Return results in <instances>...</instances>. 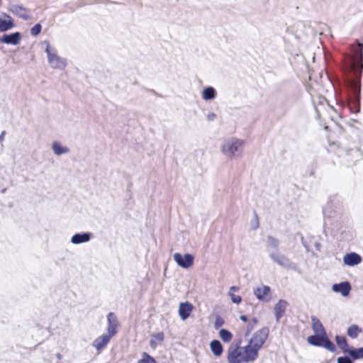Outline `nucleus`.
<instances>
[{"label":"nucleus","instance_id":"a19ab883","mask_svg":"<svg viewBox=\"0 0 363 363\" xmlns=\"http://www.w3.org/2000/svg\"><path fill=\"white\" fill-rule=\"evenodd\" d=\"M238 290H239V287L235 286H231V287L230 288V291H229V292H233V293L234 291H238Z\"/></svg>","mask_w":363,"mask_h":363},{"label":"nucleus","instance_id":"ea45409f","mask_svg":"<svg viewBox=\"0 0 363 363\" xmlns=\"http://www.w3.org/2000/svg\"><path fill=\"white\" fill-rule=\"evenodd\" d=\"M5 135H6V131L5 130H3L1 134H0V143H2V141L4 140V137H5Z\"/></svg>","mask_w":363,"mask_h":363},{"label":"nucleus","instance_id":"49530a36","mask_svg":"<svg viewBox=\"0 0 363 363\" xmlns=\"http://www.w3.org/2000/svg\"><path fill=\"white\" fill-rule=\"evenodd\" d=\"M253 320V322H254L255 323H257V319H256L255 318H253V320Z\"/></svg>","mask_w":363,"mask_h":363},{"label":"nucleus","instance_id":"39448f33","mask_svg":"<svg viewBox=\"0 0 363 363\" xmlns=\"http://www.w3.org/2000/svg\"><path fill=\"white\" fill-rule=\"evenodd\" d=\"M173 259L179 267L188 269L193 265L194 257L189 253L182 255L179 252H176L173 255Z\"/></svg>","mask_w":363,"mask_h":363},{"label":"nucleus","instance_id":"393cba45","mask_svg":"<svg viewBox=\"0 0 363 363\" xmlns=\"http://www.w3.org/2000/svg\"><path fill=\"white\" fill-rule=\"evenodd\" d=\"M335 340L338 347L342 350L343 352L348 353L349 345L347 342L346 337L344 336L336 335Z\"/></svg>","mask_w":363,"mask_h":363},{"label":"nucleus","instance_id":"c85d7f7f","mask_svg":"<svg viewBox=\"0 0 363 363\" xmlns=\"http://www.w3.org/2000/svg\"><path fill=\"white\" fill-rule=\"evenodd\" d=\"M219 335L222 340L225 342H230L233 337L232 333L226 329H221L219 332Z\"/></svg>","mask_w":363,"mask_h":363},{"label":"nucleus","instance_id":"c756f323","mask_svg":"<svg viewBox=\"0 0 363 363\" xmlns=\"http://www.w3.org/2000/svg\"><path fill=\"white\" fill-rule=\"evenodd\" d=\"M323 344V345H322L321 347H325L328 350H329L330 352L336 351L335 345H334V343L332 341H330V340L328 338V335L325 336V338Z\"/></svg>","mask_w":363,"mask_h":363},{"label":"nucleus","instance_id":"aec40b11","mask_svg":"<svg viewBox=\"0 0 363 363\" xmlns=\"http://www.w3.org/2000/svg\"><path fill=\"white\" fill-rule=\"evenodd\" d=\"M312 328L315 335H327L325 328L320 320L315 316H311Z\"/></svg>","mask_w":363,"mask_h":363},{"label":"nucleus","instance_id":"7c9ffc66","mask_svg":"<svg viewBox=\"0 0 363 363\" xmlns=\"http://www.w3.org/2000/svg\"><path fill=\"white\" fill-rule=\"evenodd\" d=\"M267 244L269 247L277 250L278 249L279 241L277 238L269 235L267 237Z\"/></svg>","mask_w":363,"mask_h":363},{"label":"nucleus","instance_id":"f257e3e1","mask_svg":"<svg viewBox=\"0 0 363 363\" xmlns=\"http://www.w3.org/2000/svg\"><path fill=\"white\" fill-rule=\"evenodd\" d=\"M362 43L357 42L351 46V54L345 58V67L348 72L345 79L347 88V106L352 113L359 111L361 90V72L363 69V37Z\"/></svg>","mask_w":363,"mask_h":363},{"label":"nucleus","instance_id":"a18cd8bd","mask_svg":"<svg viewBox=\"0 0 363 363\" xmlns=\"http://www.w3.org/2000/svg\"><path fill=\"white\" fill-rule=\"evenodd\" d=\"M252 326H248V329H247V333L250 332V330H252Z\"/></svg>","mask_w":363,"mask_h":363},{"label":"nucleus","instance_id":"7ed1b4c3","mask_svg":"<svg viewBox=\"0 0 363 363\" xmlns=\"http://www.w3.org/2000/svg\"><path fill=\"white\" fill-rule=\"evenodd\" d=\"M43 44L46 45L45 52L48 55V61L50 65L53 69H64L67 66L66 60L59 56L57 50L52 48L48 41H44Z\"/></svg>","mask_w":363,"mask_h":363},{"label":"nucleus","instance_id":"bb28decb","mask_svg":"<svg viewBox=\"0 0 363 363\" xmlns=\"http://www.w3.org/2000/svg\"><path fill=\"white\" fill-rule=\"evenodd\" d=\"M164 333H157L152 335L150 343V346L153 348H155L157 345V342H161L164 340Z\"/></svg>","mask_w":363,"mask_h":363},{"label":"nucleus","instance_id":"a878e982","mask_svg":"<svg viewBox=\"0 0 363 363\" xmlns=\"http://www.w3.org/2000/svg\"><path fill=\"white\" fill-rule=\"evenodd\" d=\"M362 332V329L357 325H352L347 328V335L352 339H355L358 337L359 334Z\"/></svg>","mask_w":363,"mask_h":363},{"label":"nucleus","instance_id":"473e14b6","mask_svg":"<svg viewBox=\"0 0 363 363\" xmlns=\"http://www.w3.org/2000/svg\"><path fill=\"white\" fill-rule=\"evenodd\" d=\"M138 363H157L155 359L147 354L146 352L143 353V357L140 359Z\"/></svg>","mask_w":363,"mask_h":363},{"label":"nucleus","instance_id":"0eeeda50","mask_svg":"<svg viewBox=\"0 0 363 363\" xmlns=\"http://www.w3.org/2000/svg\"><path fill=\"white\" fill-rule=\"evenodd\" d=\"M228 363L244 362L243 348L240 346L230 347L228 350Z\"/></svg>","mask_w":363,"mask_h":363},{"label":"nucleus","instance_id":"2eb2a0df","mask_svg":"<svg viewBox=\"0 0 363 363\" xmlns=\"http://www.w3.org/2000/svg\"><path fill=\"white\" fill-rule=\"evenodd\" d=\"M289 303L286 300L281 299L274 306V315L277 322H279L280 318L284 315L286 312Z\"/></svg>","mask_w":363,"mask_h":363},{"label":"nucleus","instance_id":"72a5a7b5","mask_svg":"<svg viewBox=\"0 0 363 363\" xmlns=\"http://www.w3.org/2000/svg\"><path fill=\"white\" fill-rule=\"evenodd\" d=\"M42 29V26L40 23L35 24L31 29H30V35L33 36L38 35Z\"/></svg>","mask_w":363,"mask_h":363},{"label":"nucleus","instance_id":"423d86ee","mask_svg":"<svg viewBox=\"0 0 363 363\" xmlns=\"http://www.w3.org/2000/svg\"><path fill=\"white\" fill-rule=\"evenodd\" d=\"M269 257L277 264L288 269H296V265L291 262L289 259L280 253H270Z\"/></svg>","mask_w":363,"mask_h":363},{"label":"nucleus","instance_id":"e433bc0d","mask_svg":"<svg viewBox=\"0 0 363 363\" xmlns=\"http://www.w3.org/2000/svg\"><path fill=\"white\" fill-rule=\"evenodd\" d=\"M255 219L251 222V228L255 230L259 227L258 216L255 211H254Z\"/></svg>","mask_w":363,"mask_h":363},{"label":"nucleus","instance_id":"79ce46f5","mask_svg":"<svg viewBox=\"0 0 363 363\" xmlns=\"http://www.w3.org/2000/svg\"><path fill=\"white\" fill-rule=\"evenodd\" d=\"M240 318L241 320H242L244 322H247V317L245 315H240Z\"/></svg>","mask_w":363,"mask_h":363},{"label":"nucleus","instance_id":"b1692460","mask_svg":"<svg viewBox=\"0 0 363 363\" xmlns=\"http://www.w3.org/2000/svg\"><path fill=\"white\" fill-rule=\"evenodd\" d=\"M211 350L215 356H220L223 352V346L218 340H213L210 344Z\"/></svg>","mask_w":363,"mask_h":363},{"label":"nucleus","instance_id":"9d476101","mask_svg":"<svg viewBox=\"0 0 363 363\" xmlns=\"http://www.w3.org/2000/svg\"><path fill=\"white\" fill-rule=\"evenodd\" d=\"M9 9L13 14L24 20H28L31 18V13L30 10L23 7L22 6L12 4L9 6Z\"/></svg>","mask_w":363,"mask_h":363},{"label":"nucleus","instance_id":"4c0bfd02","mask_svg":"<svg viewBox=\"0 0 363 363\" xmlns=\"http://www.w3.org/2000/svg\"><path fill=\"white\" fill-rule=\"evenodd\" d=\"M223 324L224 320L221 317L217 316L214 323L215 328L218 329L219 328L222 327Z\"/></svg>","mask_w":363,"mask_h":363},{"label":"nucleus","instance_id":"cd10ccee","mask_svg":"<svg viewBox=\"0 0 363 363\" xmlns=\"http://www.w3.org/2000/svg\"><path fill=\"white\" fill-rule=\"evenodd\" d=\"M348 353L352 359L363 358V350L362 347L350 350Z\"/></svg>","mask_w":363,"mask_h":363},{"label":"nucleus","instance_id":"9b49d317","mask_svg":"<svg viewBox=\"0 0 363 363\" xmlns=\"http://www.w3.org/2000/svg\"><path fill=\"white\" fill-rule=\"evenodd\" d=\"M243 348L244 362H250L255 361L258 357L259 350L248 344Z\"/></svg>","mask_w":363,"mask_h":363},{"label":"nucleus","instance_id":"58836bf2","mask_svg":"<svg viewBox=\"0 0 363 363\" xmlns=\"http://www.w3.org/2000/svg\"><path fill=\"white\" fill-rule=\"evenodd\" d=\"M216 118V115L214 113H210L207 115V119L209 121H213Z\"/></svg>","mask_w":363,"mask_h":363},{"label":"nucleus","instance_id":"4be33fe9","mask_svg":"<svg viewBox=\"0 0 363 363\" xmlns=\"http://www.w3.org/2000/svg\"><path fill=\"white\" fill-rule=\"evenodd\" d=\"M216 94V90L213 86H208L203 90L201 96L203 100L210 101L214 99Z\"/></svg>","mask_w":363,"mask_h":363},{"label":"nucleus","instance_id":"dca6fc26","mask_svg":"<svg viewBox=\"0 0 363 363\" xmlns=\"http://www.w3.org/2000/svg\"><path fill=\"white\" fill-rule=\"evenodd\" d=\"M2 15L6 17V18H0V32H6L13 28L15 27L13 19L5 13Z\"/></svg>","mask_w":363,"mask_h":363},{"label":"nucleus","instance_id":"5701e85b","mask_svg":"<svg viewBox=\"0 0 363 363\" xmlns=\"http://www.w3.org/2000/svg\"><path fill=\"white\" fill-rule=\"evenodd\" d=\"M52 149L54 153L57 156H60L63 154H67L69 152V150L68 147H67L65 146H62L57 141H55L52 143Z\"/></svg>","mask_w":363,"mask_h":363},{"label":"nucleus","instance_id":"20e7f679","mask_svg":"<svg viewBox=\"0 0 363 363\" xmlns=\"http://www.w3.org/2000/svg\"><path fill=\"white\" fill-rule=\"evenodd\" d=\"M269 333V330L268 328H262L255 333L249 344L259 350L268 337Z\"/></svg>","mask_w":363,"mask_h":363},{"label":"nucleus","instance_id":"c03bdc74","mask_svg":"<svg viewBox=\"0 0 363 363\" xmlns=\"http://www.w3.org/2000/svg\"><path fill=\"white\" fill-rule=\"evenodd\" d=\"M56 357L60 360L62 359V354L60 353H57L56 354Z\"/></svg>","mask_w":363,"mask_h":363},{"label":"nucleus","instance_id":"6ab92c4d","mask_svg":"<svg viewBox=\"0 0 363 363\" xmlns=\"http://www.w3.org/2000/svg\"><path fill=\"white\" fill-rule=\"evenodd\" d=\"M193 306L189 302L181 303L179 307V314L182 320H186L192 311Z\"/></svg>","mask_w":363,"mask_h":363},{"label":"nucleus","instance_id":"c9c22d12","mask_svg":"<svg viewBox=\"0 0 363 363\" xmlns=\"http://www.w3.org/2000/svg\"><path fill=\"white\" fill-rule=\"evenodd\" d=\"M337 363H353L352 359L351 357L343 356L339 357L337 359Z\"/></svg>","mask_w":363,"mask_h":363},{"label":"nucleus","instance_id":"4468645a","mask_svg":"<svg viewBox=\"0 0 363 363\" xmlns=\"http://www.w3.org/2000/svg\"><path fill=\"white\" fill-rule=\"evenodd\" d=\"M362 262V257L356 252L347 253L343 257V262L345 265L353 267Z\"/></svg>","mask_w":363,"mask_h":363},{"label":"nucleus","instance_id":"f8f14e48","mask_svg":"<svg viewBox=\"0 0 363 363\" xmlns=\"http://www.w3.org/2000/svg\"><path fill=\"white\" fill-rule=\"evenodd\" d=\"M107 320L108 328L106 334L113 337L117 333L116 328L118 325L117 317L113 313L111 312L107 315Z\"/></svg>","mask_w":363,"mask_h":363},{"label":"nucleus","instance_id":"f3484780","mask_svg":"<svg viewBox=\"0 0 363 363\" xmlns=\"http://www.w3.org/2000/svg\"><path fill=\"white\" fill-rule=\"evenodd\" d=\"M332 289L335 292L340 293L343 296H347L351 290V285L348 281H343L333 284Z\"/></svg>","mask_w":363,"mask_h":363},{"label":"nucleus","instance_id":"ddd939ff","mask_svg":"<svg viewBox=\"0 0 363 363\" xmlns=\"http://www.w3.org/2000/svg\"><path fill=\"white\" fill-rule=\"evenodd\" d=\"M92 238V233L89 232H83L76 233L71 238V242L74 245H79L85 242H88Z\"/></svg>","mask_w":363,"mask_h":363},{"label":"nucleus","instance_id":"6e6552de","mask_svg":"<svg viewBox=\"0 0 363 363\" xmlns=\"http://www.w3.org/2000/svg\"><path fill=\"white\" fill-rule=\"evenodd\" d=\"M254 294L261 301L268 303L272 299V291L269 286H262L254 289Z\"/></svg>","mask_w":363,"mask_h":363},{"label":"nucleus","instance_id":"412c9836","mask_svg":"<svg viewBox=\"0 0 363 363\" xmlns=\"http://www.w3.org/2000/svg\"><path fill=\"white\" fill-rule=\"evenodd\" d=\"M327 335H313L308 337V342L314 346L321 347Z\"/></svg>","mask_w":363,"mask_h":363},{"label":"nucleus","instance_id":"f03ea898","mask_svg":"<svg viewBox=\"0 0 363 363\" xmlns=\"http://www.w3.org/2000/svg\"><path fill=\"white\" fill-rule=\"evenodd\" d=\"M243 140L238 138H229L221 146L222 152L229 157H237L241 155L243 150Z\"/></svg>","mask_w":363,"mask_h":363},{"label":"nucleus","instance_id":"37998d69","mask_svg":"<svg viewBox=\"0 0 363 363\" xmlns=\"http://www.w3.org/2000/svg\"><path fill=\"white\" fill-rule=\"evenodd\" d=\"M315 247L317 250H320L321 245L319 242H315Z\"/></svg>","mask_w":363,"mask_h":363},{"label":"nucleus","instance_id":"2f4dec72","mask_svg":"<svg viewBox=\"0 0 363 363\" xmlns=\"http://www.w3.org/2000/svg\"><path fill=\"white\" fill-rule=\"evenodd\" d=\"M323 216L325 218H330L332 216L333 213V206L331 203H327V205L324 207L323 210Z\"/></svg>","mask_w":363,"mask_h":363},{"label":"nucleus","instance_id":"f704fd0d","mask_svg":"<svg viewBox=\"0 0 363 363\" xmlns=\"http://www.w3.org/2000/svg\"><path fill=\"white\" fill-rule=\"evenodd\" d=\"M228 295L231 298V301L235 303H240L242 301V298L240 296L235 295L233 292H228Z\"/></svg>","mask_w":363,"mask_h":363},{"label":"nucleus","instance_id":"a211bd4d","mask_svg":"<svg viewBox=\"0 0 363 363\" xmlns=\"http://www.w3.org/2000/svg\"><path fill=\"white\" fill-rule=\"evenodd\" d=\"M111 336L107 334H103L102 335L97 337L93 342V346L98 350L104 349L106 345L109 342L111 339Z\"/></svg>","mask_w":363,"mask_h":363},{"label":"nucleus","instance_id":"1a4fd4ad","mask_svg":"<svg viewBox=\"0 0 363 363\" xmlns=\"http://www.w3.org/2000/svg\"><path fill=\"white\" fill-rule=\"evenodd\" d=\"M22 35L19 32L4 34L0 37V43L6 45H17L20 43Z\"/></svg>","mask_w":363,"mask_h":363}]
</instances>
